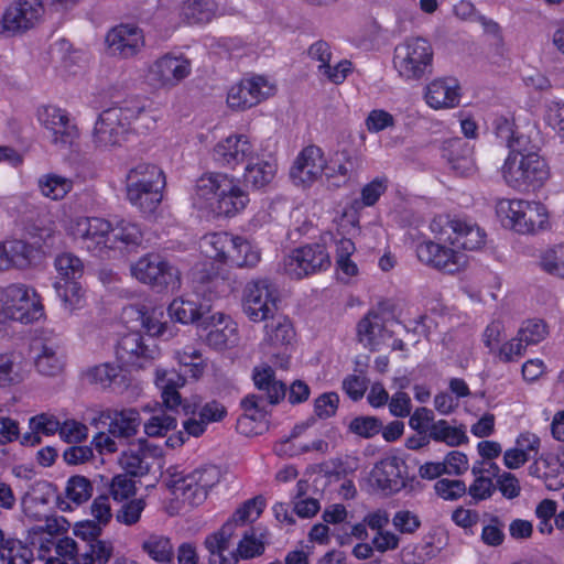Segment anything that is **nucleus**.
<instances>
[{
	"mask_svg": "<svg viewBox=\"0 0 564 564\" xmlns=\"http://www.w3.org/2000/svg\"><path fill=\"white\" fill-rule=\"evenodd\" d=\"M161 455V448L149 443L147 440H139L138 449L123 452L119 457V465L127 475L142 477L149 474L153 462Z\"/></svg>",
	"mask_w": 564,
	"mask_h": 564,
	"instance_id": "obj_21",
	"label": "nucleus"
},
{
	"mask_svg": "<svg viewBox=\"0 0 564 564\" xmlns=\"http://www.w3.org/2000/svg\"><path fill=\"white\" fill-rule=\"evenodd\" d=\"M235 236L228 232H213L203 238L205 252L209 258L227 263L229 251L232 250Z\"/></svg>",
	"mask_w": 564,
	"mask_h": 564,
	"instance_id": "obj_45",
	"label": "nucleus"
},
{
	"mask_svg": "<svg viewBox=\"0 0 564 564\" xmlns=\"http://www.w3.org/2000/svg\"><path fill=\"white\" fill-rule=\"evenodd\" d=\"M525 200L500 199L496 205V214L503 227L513 230L516 220L519 217L517 209H521Z\"/></svg>",
	"mask_w": 564,
	"mask_h": 564,
	"instance_id": "obj_62",
	"label": "nucleus"
},
{
	"mask_svg": "<svg viewBox=\"0 0 564 564\" xmlns=\"http://www.w3.org/2000/svg\"><path fill=\"white\" fill-rule=\"evenodd\" d=\"M163 171L154 164L140 163L127 175V198L143 213H153L162 200Z\"/></svg>",
	"mask_w": 564,
	"mask_h": 564,
	"instance_id": "obj_3",
	"label": "nucleus"
},
{
	"mask_svg": "<svg viewBox=\"0 0 564 564\" xmlns=\"http://www.w3.org/2000/svg\"><path fill=\"white\" fill-rule=\"evenodd\" d=\"M42 13L39 0H15L3 12L0 34L15 35L32 29Z\"/></svg>",
	"mask_w": 564,
	"mask_h": 564,
	"instance_id": "obj_11",
	"label": "nucleus"
},
{
	"mask_svg": "<svg viewBox=\"0 0 564 564\" xmlns=\"http://www.w3.org/2000/svg\"><path fill=\"white\" fill-rule=\"evenodd\" d=\"M144 508L145 501L142 498L124 500L122 506L116 511V520L128 527L134 525L140 521Z\"/></svg>",
	"mask_w": 564,
	"mask_h": 564,
	"instance_id": "obj_59",
	"label": "nucleus"
},
{
	"mask_svg": "<svg viewBox=\"0 0 564 564\" xmlns=\"http://www.w3.org/2000/svg\"><path fill=\"white\" fill-rule=\"evenodd\" d=\"M519 217L516 220L513 230L519 234H534L547 224L545 207L538 202L525 200L521 209H517Z\"/></svg>",
	"mask_w": 564,
	"mask_h": 564,
	"instance_id": "obj_34",
	"label": "nucleus"
},
{
	"mask_svg": "<svg viewBox=\"0 0 564 564\" xmlns=\"http://www.w3.org/2000/svg\"><path fill=\"white\" fill-rule=\"evenodd\" d=\"M143 31L131 24L112 28L106 35L107 52L119 58H131L144 46Z\"/></svg>",
	"mask_w": 564,
	"mask_h": 564,
	"instance_id": "obj_16",
	"label": "nucleus"
},
{
	"mask_svg": "<svg viewBox=\"0 0 564 564\" xmlns=\"http://www.w3.org/2000/svg\"><path fill=\"white\" fill-rule=\"evenodd\" d=\"M372 476L382 490L398 492L406 485V466L398 457L380 460L373 468Z\"/></svg>",
	"mask_w": 564,
	"mask_h": 564,
	"instance_id": "obj_26",
	"label": "nucleus"
},
{
	"mask_svg": "<svg viewBox=\"0 0 564 564\" xmlns=\"http://www.w3.org/2000/svg\"><path fill=\"white\" fill-rule=\"evenodd\" d=\"M278 292L268 279L249 282L243 290L242 310L252 322H265L278 310Z\"/></svg>",
	"mask_w": 564,
	"mask_h": 564,
	"instance_id": "obj_9",
	"label": "nucleus"
},
{
	"mask_svg": "<svg viewBox=\"0 0 564 564\" xmlns=\"http://www.w3.org/2000/svg\"><path fill=\"white\" fill-rule=\"evenodd\" d=\"M207 325L202 326L208 329L205 343L216 349L224 350L235 346L238 341L237 325L231 318L223 313L207 316Z\"/></svg>",
	"mask_w": 564,
	"mask_h": 564,
	"instance_id": "obj_22",
	"label": "nucleus"
},
{
	"mask_svg": "<svg viewBox=\"0 0 564 564\" xmlns=\"http://www.w3.org/2000/svg\"><path fill=\"white\" fill-rule=\"evenodd\" d=\"M54 288L65 308L72 312L82 306L84 291L78 280H68V282L56 281Z\"/></svg>",
	"mask_w": 564,
	"mask_h": 564,
	"instance_id": "obj_50",
	"label": "nucleus"
},
{
	"mask_svg": "<svg viewBox=\"0 0 564 564\" xmlns=\"http://www.w3.org/2000/svg\"><path fill=\"white\" fill-rule=\"evenodd\" d=\"M140 119L145 122L147 129L150 123H154L144 101L139 98H130L110 107L99 115L93 131V142L102 149L120 147L126 141L132 122Z\"/></svg>",
	"mask_w": 564,
	"mask_h": 564,
	"instance_id": "obj_1",
	"label": "nucleus"
},
{
	"mask_svg": "<svg viewBox=\"0 0 564 564\" xmlns=\"http://www.w3.org/2000/svg\"><path fill=\"white\" fill-rule=\"evenodd\" d=\"M540 264L549 274L564 278V245L547 249L542 254Z\"/></svg>",
	"mask_w": 564,
	"mask_h": 564,
	"instance_id": "obj_58",
	"label": "nucleus"
},
{
	"mask_svg": "<svg viewBox=\"0 0 564 564\" xmlns=\"http://www.w3.org/2000/svg\"><path fill=\"white\" fill-rule=\"evenodd\" d=\"M274 90L263 76L243 78L229 89L227 104L231 109L245 110L272 96Z\"/></svg>",
	"mask_w": 564,
	"mask_h": 564,
	"instance_id": "obj_12",
	"label": "nucleus"
},
{
	"mask_svg": "<svg viewBox=\"0 0 564 564\" xmlns=\"http://www.w3.org/2000/svg\"><path fill=\"white\" fill-rule=\"evenodd\" d=\"M230 189L218 193L216 203L213 207L219 215L227 217L234 216L245 209L249 202L248 194L241 189L234 178L230 177Z\"/></svg>",
	"mask_w": 564,
	"mask_h": 564,
	"instance_id": "obj_36",
	"label": "nucleus"
},
{
	"mask_svg": "<svg viewBox=\"0 0 564 564\" xmlns=\"http://www.w3.org/2000/svg\"><path fill=\"white\" fill-rule=\"evenodd\" d=\"M546 335V325L540 319H529L524 322L518 332V337L525 347L541 343Z\"/></svg>",
	"mask_w": 564,
	"mask_h": 564,
	"instance_id": "obj_60",
	"label": "nucleus"
},
{
	"mask_svg": "<svg viewBox=\"0 0 564 564\" xmlns=\"http://www.w3.org/2000/svg\"><path fill=\"white\" fill-rule=\"evenodd\" d=\"M492 129L498 139L505 142L510 152L525 151V140L517 132L514 120L511 117L498 116L492 122Z\"/></svg>",
	"mask_w": 564,
	"mask_h": 564,
	"instance_id": "obj_40",
	"label": "nucleus"
},
{
	"mask_svg": "<svg viewBox=\"0 0 564 564\" xmlns=\"http://www.w3.org/2000/svg\"><path fill=\"white\" fill-rule=\"evenodd\" d=\"M112 248L132 249L141 245L143 234L139 225L128 220H120L110 231Z\"/></svg>",
	"mask_w": 564,
	"mask_h": 564,
	"instance_id": "obj_39",
	"label": "nucleus"
},
{
	"mask_svg": "<svg viewBox=\"0 0 564 564\" xmlns=\"http://www.w3.org/2000/svg\"><path fill=\"white\" fill-rule=\"evenodd\" d=\"M356 169V163L351 159L345 162L332 161L326 163L324 175L327 178L328 185L332 187H340L346 184Z\"/></svg>",
	"mask_w": 564,
	"mask_h": 564,
	"instance_id": "obj_54",
	"label": "nucleus"
},
{
	"mask_svg": "<svg viewBox=\"0 0 564 564\" xmlns=\"http://www.w3.org/2000/svg\"><path fill=\"white\" fill-rule=\"evenodd\" d=\"M55 269L62 282L78 280L84 273L83 261L73 253H62L55 258Z\"/></svg>",
	"mask_w": 564,
	"mask_h": 564,
	"instance_id": "obj_49",
	"label": "nucleus"
},
{
	"mask_svg": "<svg viewBox=\"0 0 564 564\" xmlns=\"http://www.w3.org/2000/svg\"><path fill=\"white\" fill-rule=\"evenodd\" d=\"M99 420L109 421L108 433L117 438L128 440L134 436L141 424L140 413L135 409L106 410Z\"/></svg>",
	"mask_w": 564,
	"mask_h": 564,
	"instance_id": "obj_28",
	"label": "nucleus"
},
{
	"mask_svg": "<svg viewBox=\"0 0 564 564\" xmlns=\"http://www.w3.org/2000/svg\"><path fill=\"white\" fill-rule=\"evenodd\" d=\"M161 354L155 339L140 333H129L120 338L116 347L117 359L128 368H145Z\"/></svg>",
	"mask_w": 564,
	"mask_h": 564,
	"instance_id": "obj_10",
	"label": "nucleus"
},
{
	"mask_svg": "<svg viewBox=\"0 0 564 564\" xmlns=\"http://www.w3.org/2000/svg\"><path fill=\"white\" fill-rule=\"evenodd\" d=\"M276 172L275 164L268 161L252 163L250 161L245 169L243 182L247 186L260 189L271 183Z\"/></svg>",
	"mask_w": 564,
	"mask_h": 564,
	"instance_id": "obj_44",
	"label": "nucleus"
},
{
	"mask_svg": "<svg viewBox=\"0 0 564 564\" xmlns=\"http://www.w3.org/2000/svg\"><path fill=\"white\" fill-rule=\"evenodd\" d=\"M110 231L111 224L108 220L86 217L76 220L74 235L83 240L88 251L101 254L107 249H112V245H109Z\"/></svg>",
	"mask_w": 564,
	"mask_h": 564,
	"instance_id": "obj_19",
	"label": "nucleus"
},
{
	"mask_svg": "<svg viewBox=\"0 0 564 564\" xmlns=\"http://www.w3.org/2000/svg\"><path fill=\"white\" fill-rule=\"evenodd\" d=\"M36 356L34 364L37 371L44 376L55 377L64 369V352L54 340L39 339L33 345Z\"/></svg>",
	"mask_w": 564,
	"mask_h": 564,
	"instance_id": "obj_29",
	"label": "nucleus"
},
{
	"mask_svg": "<svg viewBox=\"0 0 564 564\" xmlns=\"http://www.w3.org/2000/svg\"><path fill=\"white\" fill-rule=\"evenodd\" d=\"M263 506L264 501L261 497L249 499L235 511L227 522H234V532H236L238 525H243L248 521L257 519L261 514Z\"/></svg>",
	"mask_w": 564,
	"mask_h": 564,
	"instance_id": "obj_57",
	"label": "nucleus"
},
{
	"mask_svg": "<svg viewBox=\"0 0 564 564\" xmlns=\"http://www.w3.org/2000/svg\"><path fill=\"white\" fill-rule=\"evenodd\" d=\"M0 561L3 564H31L33 551L22 541L8 538L0 550Z\"/></svg>",
	"mask_w": 564,
	"mask_h": 564,
	"instance_id": "obj_47",
	"label": "nucleus"
},
{
	"mask_svg": "<svg viewBox=\"0 0 564 564\" xmlns=\"http://www.w3.org/2000/svg\"><path fill=\"white\" fill-rule=\"evenodd\" d=\"M252 380L260 391L258 395H263L267 404L275 405L285 398L286 386L275 378V371L270 366L254 367Z\"/></svg>",
	"mask_w": 564,
	"mask_h": 564,
	"instance_id": "obj_30",
	"label": "nucleus"
},
{
	"mask_svg": "<svg viewBox=\"0 0 564 564\" xmlns=\"http://www.w3.org/2000/svg\"><path fill=\"white\" fill-rule=\"evenodd\" d=\"M330 258L324 245L312 243L294 249L283 259V271L291 279H303L326 270Z\"/></svg>",
	"mask_w": 564,
	"mask_h": 564,
	"instance_id": "obj_8",
	"label": "nucleus"
},
{
	"mask_svg": "<svg viewBox=\"0 0 564 564\" xmlns=\"http://www.w3.org/2000/svg\"><path fill=\"white\" fill-rule=\"evenodd\" d=\"M545 470L543 480L547 489L558 490L564 487V466L557 459H541Z\"/></svg>",
	"mask_w": 564,
	"mask_h": 564,
	"instance_id": "obj_63",
	"label": "nucleus"
},
{
	"mask_svg": "<svg viewBox=\"0 0 564 564\" xmlns=\"http://www.w3.org/2000/svg\"><path fill=\"white\" fill-rule=\"evenodd\" d=\"M6 248L10 261V268H26L32 260L33 248L22 240L7 241Z\"/></svg>",
	"mask_w": 564,
	"mask_h": 564,
	"instance_id": "obj_56",
	"label": "nucleus"
},
{
	"mask_svg": "<svg viewBox=\"0 0 564 564\" xmlns=\"http://www.w3.org/2000/svg\"><path fill=\"white\" fill-rule=\"evenodd\" d=\"M424 97L433 109L455 108L460 102V87L455 78H437L426 86Z\"/></svg>",
	"mask_w": 564,
	"mask_h": 564,
	"instance_id": "obj_25",
	"label": "nucleus"
},
{
	"mask_svg": "<svg viewBox=\"0 0 564 564\" xmlns=\"http://www.w3.org/2000/svg\"><path fill=\"white\" fill-rule=\"evenodd\" d=\"M141 549L158 563L173 564L174 562V545L169 536L151 534L142 542Z\"/></svg>",
	"mask_w": 564,
	"mask_h": 564,
	"instance_id": "obj_41",
	"label": "nucleus"
},
{
	"mask_svg": "<svg viewBox=\"0 0 564 564\" xmlns=\"http://www.w3.org/2000/svg\"><path fill=\"white\" fill-rule=\"evenodd\" d=\"M256 158V149L246 134H232L218 142L213 150L214 161L223 167L236 169Z\"/></svg>",
	"mask_w": 564,
	"mask_h": 564,
	"instance_id": "obj_14",
	"label": "nucleus"
},
{
	"mask_svg": "<svg viewBox=\"0 0 564 564\" xmlns=\"http://www.w3.org/2000/svg\"><path fill=\"white\" fill-rule=\"evenodd\" d=\"M191 61L183 55L167 53L149 67L148 78L156 87H175L189 76Z\"/></svg>",
	"mask_w": 564,
	"mask_h": 564,
	"instance_id": "obj_13",
	"label": "nucleus"
},
{
	"mask_svg": "<svg viewBox=\"0 0 564 564\" xmlns=\"http://www.w3.org/2000/svg\"><path fill=\"white\" fill-rule=\"evenodd\" d=\"M37 184L42 195L53 200L64 198L73 188L70 178L54 173L42 175Z\"/></svg>",
	"mask_w": 564,
	"mask_h": 564,
	"instance_id": "obj_46",
	"label": "nucleus"
},
{
	"mask_svg": "<svg viewBox=\"0 0 564 564\" xmlns=\"http://www.w3.org/2000/svg\"><path fill=\"white\" fill-rule=\"evenodd\" d=\"M124 312L130 316H135V319L140 321L141 326L149 335L148 338L154 339L155 337H164L165 339H170L174 335L166 323L160 322L155 311L149 313L145 311L144 306L132 305L127 307Z\"/></svg>",
	"mask_w": 564,
	"mask_h": 564,
	"instance_id": "obj_38",
	"label": "nucleus"
},
{
	"mask_svg": "<svg viewBox=\"0 0 564 564\" xmlns=\"http://www.w3.org/2000/svg\"><path fill=\"white\" fill-rule=\"evenodd\" d=\"M382 430V421L376 416L360 415L348 424V431L362 438H372Z\"/></svg>",
	"mask_w": 564,
	"mask_h": 564,
	"instance_id": "obj_55",
	"label": "nucleus"
},
{
	"mask_svg": "<svg viewBox=\"0 0 564 564\" xmlns=\"http://www.w3.org/2000/svg\"><path fill=\"white\" fill-rule=\"evenodd\" d=\"M443 158L459 175L474 171L473 147L462 138L449 139L444 143Z\"/></svg>",
	"mask_w": 564,
	"mask_h": 564,
	"instance_id": "obj_31",
	"label": "nucleus"
},
{
	"mask_svg": "<svg viewBox=\"0 0 564 564\" xmlns=\"http://www.w3.org/2000/svg\"><path fill=\"white\" fill-rule=\"evenodd\" d=\"M221 478L220 469L214 465L197 468L186 475L185 487L198 486L194 494H189L194 503H203L208 491L216 486Z\"/></svg>",
	"mask_w": 564,
	"mask_h": 564,
	"instance_id": "obj_33",
	"label": "nucleus"
},
{
	"mask_svg": "<svg viewBox=\"0 0 564 564\" xmlns=\"http://www.w3.org/2000/svg\"><path fill=\"white\" fill-rule=\"evenodd\" d=\"M416 254L425 264L451 274L460 271L467 263L465 254L431 240L420 243Z\"/></svg>",
	"mask_w": 564,
	"mask_h": 564,
	"instance_id": "obj_17",
	"label": "nucleus"
},
{
	"mask_svg": "<svg viewBox=\"0 0 564 564\" xmlns=\"http://www.w3.org/2000/svg\"><path fill=\"white\" fill-rule=\"evenodd\" d=\"M433 48L429 41L412 37L394 48L393 64L405 80H420L432 73Z\"/></svg>",
	"mask_w": 564,
	"mask_h": 564,
	"instance_id": "obj_5",
	"label": "nucleus"
},
{
	"mask_svg": "<svg viewBox=\"0 0 564 564\" xmlns=\"http://www.w3.org/2000/svg\"><path fill=\"white\" fill-rule=\"evenodd\" d=\"M100 529L96 525H80L76 534H83L84 551L80 553V564H106L113 551L112 543L96 539Z\"/></svg>",
	"mask_w": 564,
	"mask_h": 564,
	"instance_id": "obj_24",
	"label": "nucleus"
},
{
	"mask_svg": "<svg viewBox=\"0 0 564 564\" xmlns=\"http://www.w3.org/2000/svg\"><path fill=\"white\" fill-rule=\"evenodd\" d=\"M295 338V330L289 317L274 314L265 321L262 345L271 348L289 346Z\"/></svg>",
	"mask_w": 564,
	"mask_h": 564,
	"instance_id": "obj_32",
	"label": "nucleus"
},
{
	"mask_svg": "<svg viewBox=\"0 0 564 564\" xmlns=\"http://www.w3.org/2000/svg\"><path fill=\"white\" fill-rule=\"evenodd\" d=\"M218 11L215 0H184L181 7V17L188 24H203L210 22Z\"/></svg>",
	"mask_w": 564,
	"mask_h": 564,
	"instance_id": "obj_37",
	"label": "nucleus"
},
{
	"mask_svg": "<svg viewBox=\"0 0 564 564\" xmlns=\"http://www.w3.org/2000/svg\"><path fill=\"white\" fill-rule=\"evenodd\" d=\"M37 120L48 132L52 143L61 147L72 144L77 137V129L72 123L66 110L56 106H42L37 109Z\"/></svg>",
	"mask_w": 564,
	"mask_h": 564,
	"instance_id": "obj_15",
	"label": "nucleus"
},
{
	"mask_svg": "<svg viewBox=\"0 0 564 564\" xmlns=\"http://www.w3.org/2000/svg\"><path fill=\"white\" fill-rule=\"evenodd\" d=\"M236 241H232L234 251L228 253V260L231 265L238 268H253L260 261V252L253 248L251 243L242 237L235 236Z\"/></svg>",
	"mask_w": 564,
	"mask_h": 564,
	"instance_id": "obj_43",
	"label": "nucleus"
},
{
	"mask_svg": "<svg viewBox=\"0 0 564 564\" xmlns=\"http://www.w3.org/2000/svg\"><path fill=\"white\" fill-rule=\"evenodd\" d=\"M83 551V542L78 543L68 536L62 538L55 545V552L58 557L47 560L46 564H80V553Z\"/></svg>",
	"mask_w": 564,
	"mask_h": 564,
	"instance_id": "obj_48",
	"label": "nucleus"
},
{
	"mask_svg": "<svg viewBox=\"0 0 564 564\" xmlns=\"http://www.w3.org/2000/svg\"><path fill=\"white\" fill-rule=\"evenodd\" d=\"M56 497V489L51 482L35 481L22 497V510L34 520L47 519L46 507Z\"/></svg>",
	"mask_w": 564,
	"mask_h": 564,
	"instance_id": "obj_23",
	"label": "nucleus"
},
{
	"mask_svg": "<svg viewBox=\"0 0 564 564\" xmlns=\"http://www.w3.org/2000/svg\"><path fill=\"white\" fill-rule=\"evenodd\" d=\"M137 492L135 481L127 474L116 475L110 484V494L116 501L129 500Z\"/></svg>",
	"mask_w": 564,
	"mask_h": 564,
	"instance_id": "obj_64",
	"label": "nucleus"
},
{
	"mask_svg": "<svg viewBox=\"0 0 564 564\" xmlns=\"http://www.w3.org/2000/svg\"><path fill=\"white\" fill-rule=\"evenodd\" d=\"M232 523L225 522L219 530L205 538L204 547L209 553L212 564H238L239 560H251L264 553V535L254 529L247 530L234 549L236 532Z\"/></svg>",
	"mask_w": 564,
	"mask_h": 564,
	"instance_id": "obj_2",
	"label": "nucleus"
},
{
	"mask_svg": "<svg viewBox=\"0 0 564 564\" xmlns=\"http://www.w3.org/2000/svg\"><path fill=\"white\" fill-rule=\"evenodd\" d=\"M230 188V177L228 175L223 173L204 174L195 184L194 205L198 208H213L218 193H224V191Z\"/></svg>",
	"mask_w": 564,
	"mask_h": 564,
	"instance_id": "obj_27",
	"label": "nucleus"
},
{
	"mask_svg": "<svg viewBox=\"0 0 564 564\" xmlns=\"http://www.w3.org/2000/svg\"><path fill=\"white\" fill-rule=\"evenodd\" d=\"M93 495V485L90 480L84 476H72L65 487L66 498L79 506L86 502Z\"/></svg>",
	"mask_w": 564,
	"mask_h": 564,
	"instance_id": "obj_52",
	"label": "nucleus"
},
{
	"mask_svg": "<svg viewBox=\"0 0 564 564\" xmlns=\"http://www.w3.org/2000/svg\"><path fill=\"white\" fill-rule=\"evenodd\" d=\"M510 152L502 166V176L512 188L525 191L539 187L549 177L544 159L536 153Z\"/></svg>",
	"mask_w": 564,
	"mask_h": 564,
	"instance_id": "obj_4",
	"label": "nucleus"
},
{
	"mask_svg": "<svg viewBox=\"0 0 564 564\" xmlns=\"http://www.w3.org/2000/svg\"><path fill=\"white\" fill-rule=\"evenodd\" d=\"M167 311L172 319L182 324H196L199 327L208 324L209 310L195 301L175 299Z\"/></svg>",
	"mask_w": 564,
	"mask_h": 564,
	"instance_id": "obj_35",
	"label": "nucleus"
},
{
	"mask_svg": "<svg viewBox=\"0 0 564 564\" xmlns=\"http://www.w3.org/2000/svg\"><path fill=\"white\" fill-rule=\"evenodd\" d=\"M431 230L465 250H478L486 243V232L467 218L437 216L431 223Z\"/></svg>",
	"mask_w": 564,
	"mask_h": 564,
	"instance_id": "obj_6",
	"label": "nucleus"
},
{
	"mask_svg": "<svg viewBox=\"0 0 564 564\" xmlns=\"http://www.w3.org/2000/svg\"><path fill=\"white\" fill-rule=\"evenodd\" d=\"M355 250V243L351 239L340 237L335 240L337 267L348 276H354L358 272L357 265L350 260V256Z\"/></svg>",
	"mask_w": 564,
	"mask_h": 564,
	"instance_id": "obj_51",
	"label": "nucleus"
},
{
	"mask_svg": "<svg viewBox=\"0 0 564 564\" xmlns=\"http://www.w3.org/2000/svg\"><path fill=\"white\" fill-rule=\"evenodd\" d=\"M130 270L137 280L159 291L174 290L181 285L180 271L158 253L142 256L131 264Z\"/></svg>",
	"mask_w": 564,
	"mask_h": 564,
	"instance_id": "obj_7",
	"label": "nucleus"
},
{
	"mask_svg": "<svg viewBox=\"0 0 564 564\" xmlns=\"http://www.w3.org/2000/svg\"><path fill=\"white\" fill-rule=\"evenodd\" d=\"M383 321L379 313L370 311L357 325L359 340L365 346H372L377 334L381 332Z\"/></svg>",
	"mask_w": 564,
	"mask_h": 564,
	"instance_id": "obj_53",
	"label": "nucleus"
},
{
	"mask_svg": "<svg viewBox=\"0 0 564 564\" xmlns=\"http://www.w3.org/2000/svg\"><path fill=\"white\" fill-rule=\"evenodd\" d=\"M432 441L445 443L447 446H459L468 441L465 427L453 426L446 420H438L431 425Z\"/></svg>",
	"mask_w": 564,
	"mask_h": 564,
	"instance_id": "obj_42",
	"label": "nucleus"
},
{
	"mask_svg": "<svg viewBox=\"0 0 564 564\" xmlns=\"http://www.w3.org/2000/svg\"><path fill=\"white\" fill-rule=\"evenodd\" d=\"M326 160L321 148L308 145L296 156L290 170L292 180L302 185H311L325 172Z\"/></svg>",
	"mask_w": 564,
	"mask_h": 564,
	"instance_id": "obj_20",
	"label": "nucleus"
},
{
	"mask_svg": "<svg viewBox=\"0 0 564 564\" xmlns=\"http://www.w3.org/2000/svg\"><path fill=\"white\" fill-rule=\"evenodd\" d=\"M186 379L181 373L172 370H156L155 383L162 390L163 404L169 410L182 408L184 414H195L199 408L196 400L182 399L178 389L184 387Z\"/></svg>",
	"mask_w": 564,
	"mask_h": 564,
	"instance_id": "obj_18",
	"label": "nucleus"
},
{
	"mask_svg": "<svg viewBox=\"0 0 564 564\" xmlns=\"http://www.w3.org/2000/svg\"><path fill=\"white\" fill-rule=\"evenodd\" d=\"M268 405L264 402L263 395H256L254 393L248 394L241 400V408L245 413L242 416H247L252 422L265 421L268 415Z\"/></svg>",
	"mask_w": 564,
	"mask_h": 564,
	"instance_id": "obj_61",
	"label": "nucleus"
}]
</instances>
